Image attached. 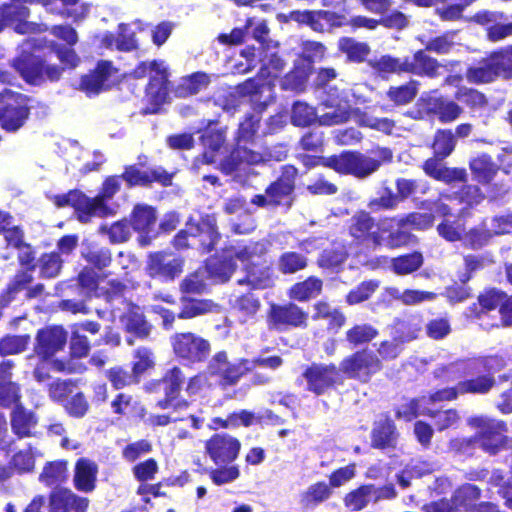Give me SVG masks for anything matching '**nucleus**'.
Listing matches in <instances>:
<instances>
[{
    "instance_id": "1",
    "label": "nucleus",
    "mask_w": 512,
    "mask_h": 512,
    "mask_svg": "<svg viewBox=\"0 0 512 512\" xmlns=\"http://www.w3.org/2000/svg\"><path fill=\"white\" fill-rule=\"evenodd\" d=\"M455 36L456 31H445L438 36L430 38L424 43V48L416 50L412 56L400 58L386 54L370 62V66L381 76L409 74L435 79L440 75L442 65L429 53L432 52L437 55L449 54L455 47Z\"/></svg>"
},
{
    "instance_id": "2",
    "label": "nucleus",
    "mask_w": 512,
    "mask_h": 512,
    "mask_svg": "<svg viewBox=\"0 0 512 512\" xmlns=\"http://www.w3.org/2000/svg\"><path fill=\"white\" fill-rule=\"evenodd\" d=\"M395 220V217L377 220L371 212L360 209L346 220L343 231L349 245L357 249L400 248L410 244L414 236L404 229H393Z\"/></svg>"
},
{
    "instance_id": "3",
    "label": "nucleus",
    "mask_w": 512,
    "mask_h": 512,
    "mask_svg": "<svg viewBox=\"0 0 512 512\" xmlns=\"http://www.w3.org/2000/svg\"><path fill=\"white\" fill-rule=\"evenodd\" d=\"M490 359V356H479L440 364L432 371V377L444 383L457 375L461 379L457 383L462 396L487 395L496 386L494 373L489 368Z\"/></svg>"
},
{
    "instance_id": "4",
    "label": "nucleus",
    "mask_w": 512,
    "mask_h": 512,
    "mask_svg": "<svg viewBox=\"0 0 512 512\" xmlns=\"http://www.w3.org/2000/svg\"><path fill=\"white\" fill-rule=\"evenodd\" d=\"M392 161L393 151L389 147L375 145L366 152L344 150L336 154V173L362 180Z\"/></svg>"
},
{
    "instance_id": "5",
    "label": "nucleus",
    "mask_w": 512,
    "mask_h": 512,
    "mask_svg": "<svg viewBox=\"0 0 512 512\" xmlns=\"http://www.w3.org/2000/svg\"><path fill=\"white\" fill-rule=\"evenodd\" d=\"M298 168L293 164L282 165L278 176L265 188L264 194L254 195L250 203L260 208H291L295 202Z\"/></svg>"
},
{
    "instance_id": "6",
    "label": "nucleus",
    "mask_w": 512,
    "mask_h": 512,
    "mask_svg": "<svg viewBox=\"0 0 512 512\" xmlns=\"http://www.w3.org/2000/svg\"><path fill=\"white\" fill-rule=\"evenodd\" d=\"M184 382L185 375L182 368L175 365L167 369L159 379L149 381L145 390L149 394L163 393V397L155 403L157 408L179 412L190 407V402L180 397Z\"/></svg>"
},
{
    "instance_id": "7",
    "label": "nucleus",
    "mask_w": 512,
    "mask_h": 512,
    "mask_svg": "<svg viewBox=\"0 0 512 512\" xmlns=\"http://www.w3.org/2000/svg\"><path fill=\"white\" fill-rule=\"evenodd\" d=\"M258 244L233 245L222 248L205 262L208 275L218 283H226L237 270V260L241 263L251 257L260 256L264 250Z\"/></svg>"
},
{
    "instance_id": "8",
    "label": "nucleus",
    "mask_w": 512,
    "mask_h": 512,
    "mask_svg": "<svg viewBox=\"0 0 512 512\" xmlns=\"http://www.w3.org/2000/svg\"><path fill=\"white\" fill-rule=\"evenodd\" d=\"M464 113L463 107L446 95H423L406 115L416 121L437 119L441 124L455 122Z\"/></svg>"
},
{
    "instance_id": "9",
    "label": "nucleus",
    "mask_w": 512,
    "mask_h": 512,
    "mask_svg": "<svg viewBox=\"0 0 512 512\" xmlns=\"http://www.w3.org/2000/svg\"><path fill=\"white\" fill-rule=\"evenodd\" d=\"M338 368L347 379L367 384L383 370L384 365L377 353L364 347L343 357Z\"/></svg>"
},
{
    "instance_id": "10",
    "label": "nucleus",
    "mask_w": 512,
    "mask_h": 512,
    "mask_svg": "<svg viewBox=\"0 0 512 512\" xmlns=\"http://www.w3.org/2000/svg\"><path fill=\"white\" fill-rule=\"evenodd\" d=\"M247 244L261 245L264 252L260 256L251 257L242 263L244 276L237 280V284L246 286L250 290L272 288L277 276L274 272L273 261L268 257V245L264 241H250Z\"/></svg>"
},
{
    "instance_id": "11",
    "label": "nucleus",
    "mask_w": 512,
    "mask_h": 512,
    "mask_svg": "<svg viewBox=\"0 0 512 512\" xmlns=\"http://www.w3.org/2000/svg\"><path fill=\"white\" fill-rule=\"evenodd\" d=\"M13 66L22 79L32 86L58 82L64 73V68L60 65L50 64L45 58L32 53L14 59Z\"/></svg>"
},
{
    "instance_id": "12",
    "label": "nucleus",
    "mask_w": 512,
    "mask_h": 512,
    "mask_svg": "<svg viewBox=\"0 0 512 512\" xmlns=\"http://www.w3.org/2000/svg\"><path fill=\"white\" fill-rule=\"evenodd\" d=\"M137 163L125 165L121 173V179L128 189L135 187L151 188L154 183L162 187H169L173 183V173L168 172L162 166L147 167L148 157L140 154Z\"/></svg>"
},
{
    "instance_id": "13",
    "label": "nucleus",
    "mask_w": 512,
    "mask_h": 512,
    "mask_svg": "<svg viewBox=\"0 0 512 512\" xmlns=\"http://www.w3.org/2000/svg\"><path fill=\"white\" fill-rule=\"evenodd\" d=\"M503 47L497 48L465 70V78L468 83L474 85H486L496 82L498 79L509 80Z\"/></svg>"
},
{
    "instance_id": "14",
    "label": "nucleus",
    "mask_w": 512,
    "mask_h": 512,
    "mask_svg": "<svg viewBox=\"0 0 512 512\" xmlns=\"http://www.w3.org/2000/svg\"><path fill=\"white\" fill-rule=\"evenodd\" d=\"M170 344L174 356L186 365L204 363L211 353L210 341L191 331L173 334Z\"/></svg>"
},
{
    "instance_id": "15",
    "label": "nucleus",
    "mask_w": 512,
    "mask_h": 512,
    "mask_svg": "<svg viewBox=\"0 0 512 512\" xmlns=\"http://www.w3.org/2000/svg\"><path fill=\"white\" fill-rule=\"evenodd\" d=\"M468 424L476 429L479 447L485 453L494 456L505 447V434L508 430L505 421L487 415H476L469 418Z\"/></svg>"
},
{
    "instance_id": "16",
    "label": "nucleus",
    "mask_w": 512,
    "mask_h": 512,
    "mask_svg": "<svg viewBox=\"0 0 512 512\" xmlns=\"http://www.w3.org/2000/svg\"><path fill=\"white\" fill-rule=\"evenodd\" d=\"M32 99L26 94L6 89L0 106V127L6 132H16L28 121Z\"/></svg>"
},
{
    "instance_id": "17",
    "label": "nucleus",
    "mask_w": 512,
    "mask_h": 512,
    "mask_svg": "<svg viewBox=\"0 0 512 512\" xmlns=\"http://www.w3.org/2000/svg\"><path fill=\"white\" fill-rule=\"evenodd\" d=\"M268 328L278 332L291 329H306L309 313L293 301L270 303L266 315Z\"/></svg>"
},
{
    "instance_id": "18",
    "label": "nucleus",
    "mask_w": 512,
    "mask_h": 512,
    "mask_svg": "<svg viewBox=\"0 0 512 512\" xmlns=\"http://www.w3.org/2000/svg\"><path fill=\"white\" fill-rule=\"evenodd\" d=\"M301 376L306 382L305 390L316 397L325 395L343 384V377L334 363H311L304 368Z\"/></svg>"
},
{
    "instance_id": "19",
    "label": "nucleus",
    "mask_w": 512,
    "mask_h": 512,
    "mask_svg": "<svg viewBox=\"0 0 512 512\" xmlns=\"http://www.w3.org/2000/svg\"><path fill=\"white\" fill-rule=\"evenodd\" d=\"M184 263V258L172 251H155L148 254L145 271L152 279L171 282L181 275Z\"/></svg>"
},
{
    "instance_id": "20",
    "label": "nucleus",
    "mask_w": 512,
    "mask_h": 512,
    "mask_svg": "<svg viewBox=\"0 0 512 512\" xmlns=\"http://www.w3.org/2000/svg\"><path fill=\"white\" fill-rule=\"evenodd\" d=\"M170 91L169 71L163 61L151 73L145 86V100L147 104L142 108V115L157 114L166 102Z\"/></svg>"
},
{
    "instance_id": "21",
    "label": "nucleus",
    "mask_w": 512,
    "mask_h": 512,
    "mask_svg": "<svg viewBox=\"0 0 512 512\" xmlns=\"http://www.w3.org/2000/svg\"><path fill=\"white\" fill-rule=\"evenodd\" d=\"M240 451V440L227 432H215L204 441V453L214 465L233 464Z\"/></svg>"
},
{
    "instance_id": "22",
    "label": "nucleus",
    "mask_w": 512,
    "mask_h": 512,
    "mask_svg": "<svg viewBox=\"0 0 512 512\" xmlns=\"http://www.w3.org/2000/svg\"><path fill=\"white\" fill-rule=\"evenodd\" d=\"M291 20L309 26L314 32H332L334 29L347 25V16L331 10H293L290 12Z\"/></svg>"
},
{
    "instance_id": "23",
    "label": "nucleus",
    "mask_w": 512,
    "mask_h": 512,
    "mask_svg": "<svg viewBox=\"0 0 512 512\" xmlns=\"http://www.w3.org/2000/svg\"><path fill=\"white\" fill-rule=\"evenodd\" d=\"M117 73L118 69L114 67L112 61L99 60L93 69L81 75L78 90L88 97L97 96L112 88V77Z\"/></svg>"
},
{
    "instance_id": "24",
    "label": "nucleus",
    "mask_w": 512,
    "mask_h": 512,
    "mask_svg": "<svg viewBox=\"0 0 512 512\" xmlns=\"http://www.w3.org/2000/svg\"><path fill=\"white\" fill-rule=\"evenodd\" d=\"M68 333L61 325L45 326L37 330L34 354L43 362L51 360L67 344Z\"/></svg>"
},
{
    "instance_id": "25",
    "label": "nucleus",
    "mask_w": 512,
    "mask_h": 512,
    "mask_svg": "<svg viewBox=\"0 0 512 512\" xmlns=\"http://www.w3.org/2000/svg\"><path fill=\"white\" fill-rule=\"evenodd\" d=\"M190 232L195 247L202 254L212 252L221 239L217 221L213 214H204L198 220L189 218Z\"/></svg>"
},
{
    "instance_id": "26",
    "label": "nucleus",
    "mask_w": 512,
    "mask_h": 512,
    "mask_svg": "<svg viewBox=\"0 0 512 512\" xmlns=\"http://www.w3.org/2000/svg\"><path fill=\"white\" fill-rule=\"evenodd\" d=\"M400 433L395 421L385 414L374 421L370 432V447L377 450H395L398 447Z\"/></svg>"
},
{
    "instance_id": "27",
    "label": "nucleus",
    "mask_w": 512,
    "mask_h": 512,
    "mask_svg": "<svg viewBox=\"0 0 512 512\" xmlns=\"http://www.w3.org/2000/svg\"><path fill=\"white\" fill-rule=\"evenodd\" d=\"M53 202L59 208L72 207L78 221L84 224L91 221V211L98 207L97 205H100L99 200L90 199V197L77 189L70 190L65 194L55 195Z\"/></svg>"
},
{
    "instance_id": "28",
    "label": "nucleus",
    "mask_w": 512,
    "mask_h": 512,
    "mask_svg": "<svg viewBox=\"0 0 512 512\" xmlns=\"http://www.w3.org/2000/svg\"><path fill=\"white\" fill-rule=\"evenodd\" d=\"M445 158H440L438 155L433 154L432 157L426 159L422 163V170L424 173L436 180L445 184L453 183H466L467 172L462 167H447L442 164Z\"/></svg>"
},
{
    "instance_id": "29",
    "label": "nucleus",
    "mask_w": 512,
    "mask_h": 512,
    "mask_svg": "<svg viewBox=\"0 0 512 512\" xmlns=\"http://www.w3.org/2000/svg\"><path fill=\"white\" fill-rule=\"evenodd\" d=\"M48 506V512H87L89 499L68 488H60L49 494Z\"/></svg>"
},
{
    "instance_id": "30",
    "label": "nucleus",
    "mask_w": 512,
    "mask_h": 512,
    "mask_svg": "<svg viewBox=\"0 0 512 512\" xmlns=\"http://www.w3.org/2000/svg\"><path fill=\"white\" fill-rule=\"evenodd\" d=\"M38 420L34 411L27 409L22 404H17L10 413L11 431L18 439L36 437Z\"/></svg>"
},
{
    "instance_id": "31",
    "label": "nucleus",
    "mask_w": 512,
    "mask_h": 512,
    "mask_svg": "<svg viewBox=\"0 0 512 512\" xmlns=\"http://www.w3.org/2000/svg\"><path fill=\"white\" fill-rule=\"evenodd\" d=\"M98 464L87 457H80L74 465L73 486L83 493H92L97 487Z\"/></svg>"
},
{
    "instance_id": "32",
    "label": "nucleus",
    "mask_w": 512,
    "mask_h": 512,
    "mask_svg": "<svg viewBox=\"0 0 512 512\" xmlns=\"http://www.w3.org/2000/svg\"><path fill=\"white\" fill-rule=\"evenodd\" d=\"M505 291L497 287H486L477 296V301L467 308L466 316L470 319L479 320L484 315L496 309H500Z\"/></svg>"
},
{
    "instance_id": "33",
    "label": "nucleus",
    "mask_w": 512,
    "mask_h": 512,
    "mask_svg": "<svg viewBox=\"0 0 512 512\" xmlns=\"http://www.w3.org/2000/svg\"><path fill=\"white\" fill-rule=\"evenodd\" d=\"M468 166L472 179L481 185L491 184L497 176L500 166L488 153L481 152L471 157Z\"/></svg>"
},
{
    "instance_id": "34",
    "label": "nucleus",
    "mask_w": 512,
    "mask_h": 512,
    "mask_svg": "<svg viewBox=\"0 0 512 512\" xmlns=\"http://www.w3.org/2000/svg\"><path fill=\"white\" fill-rule=\"evenodd\" d=\"M177 319L191 320L217 311L218 305L211 299L181 295Z\"/></svg>"
},
{
    "instance_id": "35",
    "label": "nucleus",
    "mask_w": 512,
    "mask_h": 512,
    "mask_svg": "<svg viewBox=\"0 0 512 512\" xmlns=\"http://www.w3.org/2000/svg\"><path fill=\"white\" fill-rule=\"evenodd\" d=\"M199 141L203 147L201 162L208 165L213 164L216 155L226 142V132L223 129L208 126L201 130Z\"/></svg>"
},
{
    "instance_id": "36",
    "label": "nucleus",
    "mask_w": 512,
    "mask_h": 512,
    "mask_svg": "<svg viewBox=\"0 0 512 512\" xmlns=\"http://www.w3.org/2000/svg\"><path fill=\"white\" fill-rule=\"evenodd\" d=\"M423 324V317L420 314L396 318L391 325L394 340L402 344L417 339Z\"/></svg>"
},
{
    "instance_id": "37",
    "label": "nucleus",
    "mask_w": 512,
    "mask_h": 512,
    "mask_svg": "<svg viewBox=\"0 0 512 512\" xmlns=\"http://www.w3.org/2000/svg\"><path fill=\"white\" fill-rule=\"evenodd\" d=\"M312 320H327V330L334 334L338 333L347 322L345 313L340 308H333L324 300L316 301L313 306Z\"/></svg>"
},
{
    "instance_id": "38",
    "label": "nucleus",
    "mask_w": 512,
    "mask_h": 512,
    "mask_svg": "<svg viewBox=\"0 0 512 512\" xmlns=\"http://www.w3.org/2000/svg\"><path fill=\"white\" fill-rule=\"evenodd\" d=\"M156 221V208L148 204H136L129 215L131 228L141 236L147 237L153 231Z\"/></svg>"
},
{
    "instance_id": "39",
    "label": "nucleus",
    "mask_w": 512,
    "mask_h": 512,
    "mask_svg": "<svg viewBox=\"0 0 512 512\" xmlns=\"http://www.w3.org/2000/svg\"><path fill=\"white\" fill-rule=\"evenodd\" d=\"M323 291V280L317 276H309L290 286L287 295L291 300L308 302L318 297Z\"/></svg>"
},
{
    "instance_id": "40",
    "label": "nucleus",
    "mask_w": 512,
    "mask_h": 512,
    "mask_svg": "<svg viewBox=\"0 0 512 512\" xmlns=\"http://www.w3.org/2000/svg\"><path fill=\"white\" fill-rule=\"evenodd\" d=\"M326 107L332 108V112L325 113L320 118L324 125L341 124L348 121L352 115V108L349 100L341 97H329L325 100Z\"/></svg>"
},
{
    "instance_id": "41",
    "label": "nucleus",
    "mask_w": 512,
    "mask_h": 512,
    "mask_svg": "<svg viewBox=\"0 0 512 512\" xmlns=\"http://www.w3.org/2000/svg\"><path fill=\"white\" fill-rule=\"evenodd\" d=\"M125 331L133 334L136 338L144 340L149 338L152 331V324L147 320L144 313L137 305H132L125 315Z\"/></svg>"
},
{
    "instance_id": "42",
    "label": "nucleus",
    "mask_w": 512,
    "mask_h": 512,
    "mask_svg": "<svg viewBox=\"0 0 512 512\" xmlns=\"http://www.w3.org/2000/svg\"><path fill=\"white\" fill-rule=\"evenodd\" d=\"M210 84V77L202 71L194 72L181 78L174 89V94L178 98H188L198 94Z\"/></svg>"
},
{
    "instance_id": "43",
    "label": "nucleus",
    "mask_w": 512,
    "mask_h": 512,
    "mask_svg": "<svg viewBox=\"0 0 512 512\" xmlns=\"http://www.w3.org/2000/svg\"><path fill=\"white\" fill-rule=\"evenodd\" d=\"M252 371L250 360L239 358L237 362H229L228 365L217 376L218 385L222 389L235 386L240 379Z\"/></svg>"
},
{
    "instance_id": "44",
    "label": "nucleus",
    "mask_w": 512,
    "mask_h": 512,
    "mask_svg": "<svg viewBox=\"0 0 512 512\" xmlns=\"http://www.w3.org/2000/svg\"><path fill=\"white\" fill-rule=\"evenodd\" d=\"M337 46L338 51L345 54L349 63H363L371 52L366 42H359L352 37L339 38Z\"/></svg>"
},
{
    "instance_id": "45",
    "label": "nucleus",
    "mask_w": 512,
    "mask_h": 512,
    "mask_svg": "<svg viewBox=\"0 0 512 512\" xmlns=\"http://www.w3.org/2000/svg\"><path fill=\"white\" fill-rule=\"evenodd\" d=\"M456 146L457 140L452 129L438 128L435 130L430 144L433 154L440 158H448Z\"/></svg>"
},
{
    "instance_id": "46",
    "label": "nucleus",
    "mask_w": 512,
    "mask_h": 512,
    "mask_svg": "<svg viewBox=\"0 0 512 512\" xmlns=\"http://www.w3.org/2000/svg\"><path fill=\"white\" fill-rule=\"evenodd\" d=\"M121 175H111L104 179L100 193L92 199L99 200L100 205H97L94 210L91 211L92 218L95 216H107L110 212L105 200L112 198L119 190Z\"/></svg>"
},
{
    "instance_id": "47",
    "label": "nucleus",
    "mask_w": 512,
    "mask_h": 512,
    "mask_svg": "<svg viewBox=\"0 0 512 512\" xmlns=\"http://www.w3.org/2000/svg\"><path fill=\"white\" fill-rule=\"evenodd\" d=\"M332 489L324 481L311 484L300 496V503L305 509H313L328 500Z\"/></svg>"
},
{
    "instance_id": "48",
    "label": "nucleus",
    "mask_w": 512,
    "mask_h": 512,
    "mask_svg": "<svg viewBox=\"0 0 512 512\" xmlns=\"http://www.w3.org/2000/svg\"><path fill=\"white\" fill-rule=\"evenodd\" d=\"M379 331L369 323L354 324L345 332V340L351 347H359L373 341Z\"/></svg>"
},
{
    "instance_id": "49",
    "label": "nucleus",
    "mask_w": 512,
    "mask_h": 512,
    "mask_svg": "<svg viewBox=\"0 0 512 512\" xmlns=\"http://www.w3.org/2000/svg\"><path fill=\"white\" fill-rule=\"evenodd\" d=\"M374 491V484H362L345 494L343 498L344 506L353 512L361 511L369 504Z\"/></svg>"
},
{
    "instance_id": "50",
    "label": "nucleus",
    "mask_w": 512,
    "mask_h": 512,
    "mask_svg": "<svg viewBox=\"0 0 512 512\" xmlns=\"http://www.w3.org/2000/svg\"><path fill=\"white\" fill-rule=\"evenodd\" d=\"M419 82L410 80L398 86H390L386 91L387 99L396 106H404L412 102L418 94Z\"/></svg>"
},
{
    "instance_id": "51",
    "label": "nucleus",
    "mask_w": 512,
    "mask_h": 512,
    "mask_svg": "<svg viewBox=\"0 0 512 512\" xmlns=\"http://www.w3.org/2000/svg\"><path fill=\"white\" fill-rule=\"evenodd\" d=\"M67 466L66 460L47 462L40 473L39 480L48 487L59 486L67 478Z\"/></svg>"
},
{
    "instance_id": "52",
    "label": "nucleus",
    "mask_w": 512,
    "mask_h": 512,
    "mask_svg": "<svg viewBox=\"0 0 512 512\" xmlns=\"http://www.w3.org/2000/svg\"><path fill=\"white\" fill-rule=\"evenodd\" d=\"M105 377L115 390H121L138 385V379L130 368L124 365H115L105 371Z\"/></svg>"
},
{
    "instance_id": "53",
    "label": "nucleus",
    "mask_w": 512,
    "mask_h": 512,
    "mask_svg": "<svg viewBox=\"0 0 512 512\" xmlns=\"http://www.w3.org/2000/svg\"><path fill=\"white\" fill-rule=\"evenodd\" d=\"M260 122L261 115L247 113L238 125L234 135V142L253 144L260 128Z\"/></svg>"
},
{
    "instance_id": "54",
    "label": "nucleus",
    "mask_w": 512,
    "mask_h": 512,
    "mask_svg": "<svg viewBox=\"0 0 512 512\" xmlns=\"http://www.w3.org/2000/svg\"><path fill=\"white\" fill-rule=\"evenodd\" d=\"M482 496L481 489L471 483H464L459 486L451 495L452 505L456 510L460 508L467 509L476 501H478Z\"/></svg>"
},
{
    "instance_id": "55",
    "label": "nucleus",
    "mask_w": 512,
    "mask_h": 512,
    "mask_svg": "<svg viewBox=\"0 0 512 512\" xmlns=\"http://www.w3.org/2000/svg\"><path fill=\"white\" fill-rule=\"evenodd\" d=\"M63 260L59 252H45L37 259V267L39 269V277L42 279L56 278L62 269Z\"/></svg>"
},
{
    "instance_id": "56",
    "label": "nucleus",
    "mask_w": 512,
    "mask_h": 512,
    "mask_svg": "<svg viewBox=\"0 0 512 512\" xmlns=\"http://www.w3.org/2000/svg\"><path fill=\"white\" fill-rule=\"evenodd\" d=\"M423 255L418 251L399 255L391 260V268L397 275H408L423 265Z\"/></svg>"
},
{
    "instance_id": "57",
    "label": "nucleus",
    "mask_w": 512,
    "mask_h": 512,
    "mask_svg": "<svg viewBox=\"0 0 512 512\" xmlns=\"http://www.w3.org/2000/svg\"><path fill=\"white\" fill-rule=\"evenodd\" d=\"M33 280L32 272L18 270L2 292L1 301L5 303L11 302L19 292L27 291L28 286Z\"/></svg>"
},
{
    "instance_id": "58",
    "label": "nucleus",
    "mask_w": 512,
    "mask_h": 512,
    "mask_svg": "<svg viewBox=\"0 0 512 512\" xmlns=\"http://www.w3.org/2000/svg\"><path fill=\"white\" fill-rule=\"evenodd\" d=\"M312 68L308 65H294V67L284 75L282 88L286 90L302 91L308 81Z\"/></svg>"
},
{
    "instance_id": "59",
    "label": "nucleus",
    "mask_w": 512,
    "mask_h": 512,
    "mask_svg": "<svg viewBox=\"0 0 512 512\" xmlns=\"http://www.w3.org/2000/svg\"><path fill=\"white\" fill-rule=\"evenodd\" d=\"M308 266L307 257L299 252L286 251L278 258V268L284 275L295 274Z\"/></svg>"
},
{
    "instance_id": "60",
    "label": "nucleus",
    "mask_w": 512,
    "mask_h": 512,
    "mask_svg": "<svg viewBox=\"0 0 512 512\" xmlns=\"http://www.w3.org/2000/svg\"><path fill=\"white\" fill-rule=\"evenodd\" d=\"M494 237V233L486 225L472 227L465 233L463 245L469 249L478 250L486 246Z\"/></svg>"
},
{
    "instance_id": "61",
    "label": "nucleus",
    "mask_w": 512,
    "mask_h": 512,
    "mask_svg": "<svg viewBox=\"0 0 512 512\" xmlns=\"http://www.w3.org/2000/svg\"><path fill=\"white\" fill-rule=\"evenodd\" d=\"M235 309L243 317V322H246L256 317L261 309V301L253 293L246 292L236 298Z\"/></svg>"
},
{
    "instance_id": "62",
    "label": "nucleus",
    "mask_w": 512,
    "mask_h": 512,
    "mask_svg": "<svg viewBox=\"0 0 512 512\" xmlns=\"http://www.w3.org/2000/svg\"><path fill=\"white\" fill-rule=\"evenodd\" d=\"M317 120L316 109L305 102L296 101L292 106L291 122L296 127H309Z\"/></svg>"
},
{
    "instance_id": "63",
    "label": "nucleus",
    "mask_w": 512,
    "mask_h": 512,
    "mask_svg": "<svg viewBox=\"0 0 512 512\" xmlns=\"http://www.w3.org/2000/svg\"><path fill=\"white\" fill-rule=\"evenodd\" d=\"M99 231L108 236L111 244L125 243L131 237V225L126 218L115 221L110 226L102 225Z\"/></svg>"
},
{
    "instance_id": "64",
    "label": "nucleus",
    "mask_w": 512,
    "mask_h": 512,
    "mask_svg": "<svg viewBox=\"0 0 512 512\" xmlns=\"http://www.w3.org/2000/svg\"><path fill=\"white\" fill-rule=\"evenodd\" d=\"M378 287L379 282L376 280L362 281L346 294L345 302L350 306L363 303L372 297Z\"/></svg>"
}]
</instances>
